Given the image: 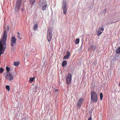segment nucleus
<instances>
[{"label":"nucleus","instance_id":"f257e3e1","mask_svg":"<svg viewBox=\"0 0 120 120\" xmlns=\"http://www.w3.org/2000/svg\"><path fill=\"white\" fill-rule=\"evenodd\" d=\"M7 33L6 30L4 31L2 39L0 41V56L4 53L6 47V42L7 39Z\"/></svg>","mask_w":120,"mask_h":120},{"label":"nucleus","instance_id":"f03ea898","mask_svg":"<svg viewBox=\"0 0 120 120\" xmlns=\"http://www.w3.org/2000/svg\"><path fill=\"white\" fill-rule=\"evenodd\" d=\"M91 100L94 102H96L98 100V95L94 91H92L91 92Z\"/></svg>","mask_w":120,"mask_h":120},{"label":"nucleus","instance_id":"7ed1b4c3","mask_svg":"<svg viewBox=\"0 0 120 120\" xmlns=\"http://www.w3.org/2000/svg\"><path fill=\"white\" fill-rule=\"evenodd\" d=\"M21 0H17L15 8V12H17L19 10L21 4Z\"/></svg>","mask_w":120,"mask_h":120},{"label":"nucleus","instance_id":"20e7f679","mask_svg":"<svg viewBox=\"0 0 120 120\" xmlns=\"http://www.w3.org/2000/svg\"><path fill=\"white\" fill-rule=\"evenodd\" d=\"M4 75L6 79L8 81H11L13 80V76L10 72H6Z\"/></svg>","mask_w":120,"mask_h":120},{"label":"nucleus","instance_id":"39448f33","mask_svg":"<svg viewBox=\"0 0 120 120\" xmlns=\"http://www.w3.org/2000/svg\"><path fill=\"white\" fill-rule=\"evenodd\" d=\"M62 8L63 10V13L65 14L67 12V9L66 2L65 0H63L62 1Z\"/></svg>","mask_w":120,"mask_h":120},{"label":"nucleus","instance_id":"423d86ee","mask_svg":"<svg viewBox=\"0 0 120 120\" xmlns=\"http://www.w3.org/2000/svg\"><path fill=\"white\" fill-rule=\"evenodd\" d=\"M72 76L71 74L68 73L66 79V84L69 85L70 84L71 81Z\"/></svg>","mask_w":120,"mask_h":120},{"label":"nucleus","instance_id":"0eeeda50","mask_svg":"<svg viewBox=\"0 0 120 120\" xmlns=\"http://www.w3.org/2000/svg\"><path fill=\"white\" fill-rule=\"evenodd\" d=\"M47 33V38L48 41L49 42L51 41L52 36V30L50 29H48Z\"/></svg>","mask_w":120,"mask_h":120},{"label":"nucleus","instance_id":"6e6552de","mask_svg":"<svg viewBox=\"0 0 120 120\" xmlns=\"http://www.w3.org/2000/svg\"><path fill=\"white\" fill-rule=\"evenodd\" d=\"M16 39L15 36L12 37L11 39V46L13 47L14 45L16 44Z\"/></svg>","mask_w":120,"mask_h":120},{"label":"nucleus","instance_id":"1a4fd4ad","mask_svg":"<svg viewBox=\"0 0 120 120\" xmlns=\"http://www.w3.org/2000/svg\"><path fill=\"white\" fill-rule=\"evenodd\" d=\"M83 101L84 99L82 98L79 99L77 104V107L79 109L81 107Z\"/></svg>","mask_w":120,"mask_h":120},{"label":"nucleus","instance_id":"9d476101","mask_svg":"<svg viewBox=\"0 0 120 120\" xmlns=\"http://www.w3.org/2000/svg\"><path fill=\"white\" fill-rule=\"evenodd\" d=\"M104 30V29L103 27H99V29L96 32L98 36H99L101 35Z\"/></svg>","mask_w":120,"mask_h":120},{"label":"nucleus","instance_id":"9b49d317","mask_svg":"<svg viewBox=\"0 0 120 120\" xmlns=\"http://www.w3.org/2000/svg\"><path fill=\"white\" fill-rule=\"evenodd\" d=\"M70 55V52L69 51L67 52V54L63 58V59H68L69 58Z\"/></svg>","mask_w":120,"mask_h":120},{"label":"nucleus","instance_id":"f8f14e48","mask_svg":"<svg viewBox=\"0 0 120 120\" xmlns=\"http://www.w3.org/2000/svg\"><path fill=\"white\" fill-rule=\"evenodd\" d=\"M67 64V61L66 60L63 61L62 63V65L63 67H64Z\"/></svg>","mask_w":120,"mask_h":120},{"label":"nucleus","instance_id":"ddd939ff","mask_svg":"<svg viewBox=\"0 0 120 120\" xmlns=\"http://www.w3.org/2000/svg\"><path fill=\"white\" fill-rule=\"evenodd\" d=\"M90 47L94 51L96 48V46L94 45H93L91 46Z\"/></svg>","mask_w":120,"mask_h":120},{"label":"nucleus","instance_id":"4468645a","mask_svg":"<svg viewBox=\"0 0 120 120\" xmlns=\"http://www.w3.org/2000/svg\"><path fill=\"white\" fill-rule=\"evenodd\" d=\"M116 52L118 54L120 53V47H118L116 50Z\"/></svg>","mask_w":120,"mask_h":120},{"label":"nucleus","instance_id":"2eb2a0df","mask_svg":"<svg viewBox=\"0 0 120 120\" xmlns=\"http://www.w3.org/2000/svg\"><path fill=\"white\" fill-rule=\"evenodd\" d=\"M14 65L16 66H18L19 64H20V62H14Z\"/></svg>","mask_w":120,"mask_h":120},{"label":"nucleus","instance_id":"dca6fc26","mask_svg":"<svg viewBox=\"0 0 120 120\" xmlns=\"http://www.w3.org/2000/svg\"><path fill=\"white\" fill-rule=\"evenodd\" d=\"M79 40L78 38H77L76 39L75 41V43L76 44H78L79 43Z\"/></svg>","mask_w":120,"mask_h":120},{"label":"nucleus","instance_id":"f3484780","mask_svg":"<svg viewBox=\"0 0 120 120\" xmlns=\"http://www.w3.org/2000/svg\"><path fill=\"white\" fill-rule=\"evenodd\" d=\"M47 5L45 4L44 6H43L42 7V10L43 11H44L46 9V8L47 7Z\"/></svg>","mask_w":120,"mask_h":120},{"label":"nucleus","instance_id":"a211bd4d","mask_svg":"<svg viewBox=\"0 0 120 120\" xmlns=\"http://www.w3.org/2000/svg\"><path fill=\"white\" fill-rule=\"evenodd\" d=\"M6 69L7 71V72H9V71L10 70V68L9 67L7 66L6 67Z\"/></svg>","mask_w":120,"mask_h":120},{"label":"nucleus","instance_id":"6ab92c4d","mask_svg":"<svg viewBox=\"0 0 120 120\" xmlns=\"http://www.w3.org/2000/svg\"><path fill=\"white\" fill-rule=\"evenodd\" d=\"M38 27V25L36 24L35 25L34 27V31H35L37 29Z\"/></svg>","mask_w":120,"mask_h":120},{"label":"nucleus","instance_id":"aec40b11","mask_svg":"<svg viewBox=\"0 0 120 120\" xmlns=\"http://www.w3.org/2000/svg\"><path fill=\"white\" fill-rule=\"evenodd\" d=\"M36 0H30V4H33L35 1Z\"/></svg>","mask_w":120,"mask_h":120},{"label":"nucleus","instance_id":"412c9836","mask_svg":"<svg viewBox=\"0 0 120 120\" xmlns=\"http://www.w3.org/2000/svg\"><path fill=\"white\" fill-rule=\"evenodd\" d=\"M6 88L9 91L10 90V86L9 85H6Z\"/></svg>","mask_w":120,"mask_h":120},{"label":"nucleus","instance_id":"4be33fe9","mask_svg":"<svg viewBox=\"0 0 120 120\" xmlns=\"http://www.w3.org/2000/svg\"><path fill=\"white\" fill-rule=\"evenodd\" d=\"M100 99L101 100H102L103 99V94L102 93H101L100 94Z\"/></svg>","mask_w":120,"mask_h":120},{"label":"nucleus","instance_id":"5701e85b","mask_svg":"<svg viewBox=\"0 0 120 120\" xmlns=\"http://www.w3.org/2000/svg\"><path fill=\"white\" fill-rule=\"evenodd\" d=\"M35 78L34 77H33V78H31L29 80L31 82H33V80L35 79Z\"/></svg>","mask_w":120,"mask_h":120},{"label":"nucleus","instance_id":"b1692460","mask_svg":"<svg viewBox=\"0 0 120 120\" xmlns=\"http://www.w3.org/2000/svg\"><path fill=\"white\" fill-rule=\"evenodd\" d=\"M4 69L3 68H0V73H2L4 71Z\"/></svg>","mask_w":120,"mask_h":120},{"label":"nucleus","instance_id":"393cba45","mask_svg":"<svg viewBox=\"0 0 120 120\" xmlns=\"http://www.w3.org/2000/svg\"><path fill=\"white\" fill-rule=\"evenodd\" d=\"M20 35H18L17 36V37L19 38V39H22V38L21 37H20Z\"/></svg>","mask_w":120,"mask_h":120},{"label":"nucleus","instance_id":"a878e982","mask_svg":"<svg viewBox=\"0 0 120 120\" xmlns=\"http://www.w3.org/2000/svg\"><path fill=\"white\" fill-rule=\"evenodd\" d=\"M107 11L106 9H105L104 10H103V12L105 13Z\"/></svg>","mask_w":120,"mask_h":120},{"label":"nucleus","instance_id":"bb28decb","mask_svg":"<svg viewBox=\"0 0 120 120\" xmlns=\"http://www.w3.org/2000/svg\"><path fill=\"white\" fill-rule=\"evenodd\" d=\"M7 26H8L7 28V30L8 31L9 30V26L8 25Z\"/></svg>","mask_w":120,"mask_h":120},{"label":"nucleus","instance_id":"cd10ccee","mask_svg":"<svg viewBox=\"0 0 120 120\" xmlns=\"http://www.w3.org/2000/svg\"><path fill=\"white\" fill-rule=\"evenodd\" d=\"M54 89L56 91H58V90L57 89H56V88H55V89Z\"/></svg>","mask_w":120,"mask_h":120},{"label":"nucleus","instance_id":"c85d7f7f","mask_svg":"<svg viewBox=\"0 0 120 120\" xmlns=\"http://www.w3.org/2000/svg\"><path fill=\"white\" fill-rule=\"evenodd\" d=\"M92 118L91 117H90L88 119V120H91Z\"/></svg>","mask_w":120,"mask_h":120},{"label":"nucleus","instance_id":"c756f323","mask_svg":"<svg viewBox=\"0 0 120 120\" xmlns=\"http://www.w3.org/2000/svg\"><path fill=\"white\" fill-rule=\"evenodd\" d=\"M17 34H18V35H20V33L19 32H17Z\"/></svg>","mask_w":120,"mask_h":120},{"label":"nucleus","instance_id":"7c9ffc66","mask_svg":"<svg viewBox=\"0 0 120 120\" xmlns=\"http://www.w3.org/2000/svg\"><path fill=\"white\" fill-rule=\"evenodd\" d=\"M119 86H120V83H119Z\"/></svg>","mask_w":120,"mask_h":120},{"label":"nucleus","instance_id":"2f4dec72","mask_svg":"<svg viewBox=\"0 0 120 120\" xmlns=\"http://www.w3.org/2000/svg\"><path fill=\"white\" fill-rule=\"evenodd\" d=\"M23 9H22V11H23Z\"/></svg>","mask_w":120,"mask_h":120}]
</instances>
